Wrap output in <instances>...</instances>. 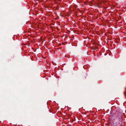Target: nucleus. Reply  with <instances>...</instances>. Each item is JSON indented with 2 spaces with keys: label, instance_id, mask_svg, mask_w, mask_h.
<instances>
[{
  "label": "nucleus",
  "instance_id": "f257e3e1",
  "mask_svg": "<svg viewBox=\"0 0 126 126\" xmlns=\"http://www.w3.org/2000/svg\"><path fill=\"white\" fill-rule=\"evenodd\" d=\"M124 94L125 95V97L126 98V92H125L124 93Z\"/></svg>",
  "mask_w": 126,
  "mask_h": 126
}]
</instances>
